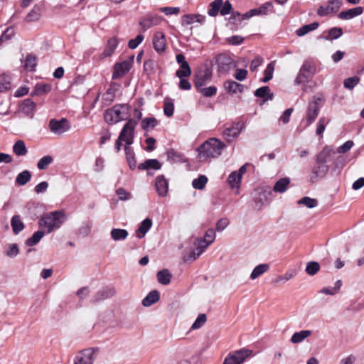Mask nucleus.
Returning a JSON list of instances; mask_svg holds the SVG:
<instances>
[{
    "instance_id": "nucleus-1",
    "label": "nucleus",
    "mask_w": 364,
    "mask_h": 364,
    "mask_svg": "<svg viewBox=\"0 0 364 364\" xmlns=\"http://www.w3.org/2000/svg\"><path fill=\"white\" fill-rule=\"evenodd\" d=\"M225 147V144L223 141L216 138H210L198 148V158L201 161L208 158H217Z\"/></svg>"
},
{
    "instance_id": "nucleus-2",
    "label": "nucleus",
    "mask_w": 364,
    "mask_h": 364,
    "mask_svg": "<svg viewBox=\"0 0 364 364\" xmlns=\"http://www.w3.org/2000/svg\"><path fill=\"white\" fill-rule=\"evenodd\" d=\"M65 220L66 215L64 212L62 210H56L43 216L38 220V225L40 228H46L47 232L50 233L55 229L59 228Z\"/></svg>"
},
{
    "instance_id": "nucleus-3",
    "label": "nucleus",
    "mask_w": 364,
    "mask_h": 364,
    "mask_svg": "<svg viewBox=\"0 0 364 364\" xmlns=\"http://www.w3.org/2000/svg\"><path fill=\"white\" fill-rule=\"evenodd\" d=\"M129 106L128 105H116L112 108L105 111L104 114L105 120L109 124L117 123L122 120L126 119L124 112L128 111Z\"/></svg>"
},
{
    "instance_id": "nucleus-4",
    "label": "nucleus",
    "mask_w": 364,
    "mask_h": 364,
    "mask_svg": "<svg viewBox=\"0 0 364 364\" xmlns=\"http://www.w3.org/2000/svg\"><path fill=\"white\" fill-rule=\"evenodd\" d=\"M322 98L318 96H313L309 102L306 111V126L311 125L318 115Z\"/></svg>"
},
{
    "instance_id": "nucleus-5",
    "label": "nucleus",
    "mask_w": 364,
    "mask_h": 364,
    "mask_svg": "<svg viewBox=\"0 0 364 364\" xmlns=\"http://www.w3.org/2000/svg\"><path fill=\"white\" fill-rule=\"evenodd\" d=\"M137 124V121L129 119L123 127L119 135V140L125 142L127 145H131L134 142V129Z\"/></svg>"
},
{
    "instance_id": "nucleus-6",
    "label": "nucleus",
    "mask_w": 364,
    "mask_h": 364,
    "mask_svg": "<svg viewBox=\"0 0 364 364\" xmlns=\"http://www.w3.org/2000/svg\"><path fill=\"white\" fill-rule=\"evenodd\" d=\"M70 128L69 121L66 118L60 119H51L48 123V129L55 135L61 136Z\"/></svg>"
},
{
    "instance_id": "nucleus-7",
    "label": "nucleus",
    "mask_w": 364,
    "mask_h": 364,
    "mask_svg": "<svg viewBox=\"0 0 364 364\" xmlns=\"http://www.w3.org/2000/svg\"><path fill=\"white\" fill-rule=\"evenodd\" d=\"M316 70L314 63L309 61H305L299 70V73L295 79V85H299L306 80L311 79L314 75Z\"/></svg>"
},
{
    "instance_id": "nucleus-8",
    "label": "nucleus",
    "mask_w": 364,
    "mask_h": 364,
    "mask_svg": "<svg viewBox=\"0 0 364 364\" xmlns=\"http://www.w3.org/2000/svg\"><path fill=\"white\" fill-rule=\"evenodd\" d=\"M212 70L208 68L200 69L194 74V85L196 90H199L212 78Z\"/></svg>"
},
{
    "instance_id": "nucleus-9",
    "label": "nucleus",
    "mask_w": 364,
    "mask_h": 364,
    "mask_svg": "<svg viewBox=\"0 0 364 364\" xmlns=\"http://www.w3.org/2000/svg\"><path fill=\"white\" fill-rule=\"evenodd\" d=\"M97 352V348L84 349L75 356L74 364H93L94 355Z\"/></svg>"
},
{
    "instance_id": "nucleus-10",
    "label": "nucleus",
    "mask_w": 364,
    "mask_h": 364,
    "mask_svg": "<svg viewBox=\"0 0 364 364\" xmlns=\"http://www.w3.org/2000/svg\"><path fill=\"white\" fill-rule=\"evenodd\" d=\"M134 55L129 57V60H124L122 63H117L114 66V71L112 73V79H118L124 76L132 68Z\"/></svg>"
},
{
    "instance_id": "nucleus-11",
    "label": "nucleus",
    "mask_w": 364,
    "mask_h": 364,
    "mask_svg": "<svg viewBox=\"0 0 364 364\" xmlns=\"http://www.w3.org/2000/svg\"><path fill=\"white\" fill-rule=\"evenodd\" d=\"M216 64L219 73H228L233 66V59L227 54H219L216 57Z\"/></svg>"
},
{
    "instance_id": "nucleus-12",
    "label": "nucleus",
    "mask_w": 364,
    "mask_h": 364,
    "mask_svg": "<svg viewBox=\"0 0 364 364\" xmlns=\"http://www.w3.org/2000/svg\"><path fill=\"white\" fill-rule=\"evenodd\" d=\"M342 4L343 0H329L327 6H321L318 9L317 14L321 16H324L330 13H336L338 11Z\"/></svg>"
},
{
    "instance_id": "nucleus-13",
    "label": "nucleus",
    "mask_w": 364,
    "mask_h": 364,
    "mask_svg": "<svg viewBox=\"0 0 364 364\" xmlns=\"http://www.w3.org/2000/svg\"><path fill=\"white\" fill-rule=\"evenodd\" d=\"M116 291L113 287H106L99 290L92 297V301L93 303L104 301L106 299L110 298L115 294Z\"/></svg>"
},
{
    "instance_id": "nucleus-14",
    "label": "nucleus",
    "mask_w": 364,
    "mask_h": 364,
    "mask_svg": "<svg viewBox=\"0 0 364 364\" xmlns=\"http://www.w3.org/2000/svg\"><path fill=\"white\" fill-rule=\"evenodd\" d=\"M252 353V350L242 348L238 350L230 353L228 356H231L235 364H242L247 358Z\"/></svg>"
},
{
    "instance_id": "nucleus-15",
    "label": "nucleus",
    "mask_w": 364,
    "mask_h": 364,
    "mask_svg": "<svg viewBox=\"0 0 364 364\" xmlns=\"http://www.w3.org/2000/svg\"><path fill=\"white\" fill-rule=\"evenodd\" d=\"M243 124L240 122L236 123L231 127L226 128L223 132V136L228 141H231L234 138L237 137L241 132Z\"/></svg>"
},
{
    "instance_id": "nucleus-16",
    "label": "nucleus",
    "mask_w": 364,
    "mask_h": 364,
    "mask_svg": "<svg viewBox=\"0 0 364 364\" xmlns=\"http://www.w3.org/2000/svg\"><path fill=\"white\" fill-rule=\"evenodd\" d=\"M155 186L156 191L160 196L164 197L167 195L168 183L163 175L158 176L156 178Z\"/></svg>"
},
{
    "instance_id": "nucleus-17",
    "label": "nucleus",
    "mask_w": 364,
    "mask_h": 364,
    "mask_svg": "<svg viewBox=\"0 0 364 364\" xmlns=\"http://www.w3.org/2000/svg\"><path fill=\"white\" fill-rule=\"evenodd\" d=\"M363 12V9L360 6H358L340 12L338 17L342 20H349L361 15Z\"/></svg>"
},
{
    "instance_id": "nucleus-18",
    "label": "nucleus",
    "mask_w": 364,
    "mask_h": 364,
    "mask_svg": "<svg viewBox=\"0 0 364 364\" xmlns=\"http://www.w3.org/2000/svg\"><path fill=\"white\" fill-rule=\"evenodd\" d=\"M154 48L158 53L164 52L166 49V38L165 36L161 32L155 33L153 38Z\"/></svg>"
},
{
    "instance_id": "nucleus-19",
    "label": "nucleus",
    "mask_w": 364,
    "mask_h": 364,
    "mask_svg": "<svg viewBox=\"0 0 364 364\" xmlns=\"http://www.w3.org/2000/svg\"><path fill=\"white\" fill-rule=\"evenodd\" d=\"M162 19L163 18L160 16H149L143 18L139 23L144 30H146L154 26L159 25Z\"/></svg>"
},
{
    "instance_id": "nucleus-20",
    "label": "nucleus",
    "mask_w": 364,
    "mask_h": 364,
    "mask_svg": "<svg viewBox=\"0 0 364 364\" xmlns=\"http://www.w3.org/2000/svg\"><path fill=\"white\" fill-rule=\"evenodd\" d=\"M118 43V39L116 37L109 38L107 41V46L103 53L100 55V58L102 59L104 58L111 56L114 53L116 48L117 47Z\"/></svg>"
},
{
    "instance_id": "nucleus-21",
    "label": "nucleus",
    "mask_w": 364,
    "mask_h": 364,
    "mask_svg": "<svg viewBox=\"0 0 364 364\" xmlns=\"http://www.w3.org/2000/svg\"><path fill=\"white\" fill-rule=\"evenodd\" d=\"M225 90L228 93L235 94L237 92H242L244 90V85L240 84L234 80H228L224 82Z\"/></svg>"
},
{
    "instance_id": "nucleus-22",
    "label": "nucleus",
    "mask_w": 364,
    "mask_h": 364,
    "mask_svg": "<svg viewBox=\"0 0 364 364\" xmlns=\"http://www.w3.org/2000/svg\"><path fill=\"white\" fill-rule=\"evenodd\" d=\"M151 225L152 221L150 218H146L144 220L136 230V237L139 239L143 238L146 235V232L150 230Z\"/></svg>"
},
{
    "instance_id": "nucleus-23",
    "label": "nucleus",
    "mask_w": 364,
    "mask_h": 364,
    "mask_svg": "<svg viewBox=\"0 0 364 364\" xmlns=\"http://www.w3.org/2000/svg\"><path fill=\"white\" fill-rule=\"evenodd\" d=\"M161 168V164L157 159H147L138 166L139 170H146L147 171L151 169L159 170Z\"/></svg>"
},
{
    "instance_id": "nucleus-24",
    "label": "nucleus",
    "mask_w": 364,
    "mask_h": 364,
    "mask_svg": "<svg viewBox=\"0 0 364 364\" xmlns=\"http://www.w3.org/2000/svg\"><path fill=\"white\" fill-rule=\"evenodd\" d=\"M160 299L159 292L156 290L150 291L147 296L142 300V305L149 307L156 303Z\"/></svg>"
},
{
    "instance_id": "nucleus-25",
    "label": "nucleus",
    "mask_w": 364,
    "mask_h": 364,
    "mask_svg": "<svg viewBox=\"0 0 364 364\" xmlns=\"http://www.w3.org/2000/svg\"><path fill=\"white\" fill-rule=\"evenodd\" d=\"M11 225L14 235L19 234L25 228L19 215H15L11 218Z\"/></svg>"
},
{
    "instance_id": "nucleus-26",
    "label": "nucleus",
    "mask_w": 364,
    "mask_h": 364,
    "mask_svg": "<svg viewBox=\"0 0 364 364\" xmlns=\"http://www.w3.org/2000/svg\"><path fill=\"white\" fill-rule=\"evenodd\" d=\"M289 183V178H282L275 183L272 190L276 193H283L287 190Z\"/></svg>"
},
{
    "instance_id": "nucleus-27",
    "label": "nucleus",
    "mask_w": 364,
    "mask_h": 364,
    "mask_svg": "<svg viewBox=\"0 0 364 364\" xmlns=\"http://www.w3.org/2000/svg\"><path fill=\"white\" fill-rule=\"evenodd\" d=\"M273 4L270 1H267L264 4H263L262 6H260L258 8L252 9L253 14L254 16H264L267 15L268 13L273 11Z\"/></svg>"
},
{
    "instance_id": "nucleus-28",
    "label": "nucleus",
    "mask_w": 364,
    "mask_h": 364,
    "mask_svg": "<svg viewBox=\"0 0 364 364\" xmlns=\"http://www.w3.org/2000/svg\"><path fill=\"white\" fill-rule=\"evenodd\" d=\"M328 171V166L325 164H318L311 169V179L323 177Z\"/></svg>"
},
{
    "instance_id": "nucleus-29",
    "label": "nucleus",
    "mask_w": 364,
    "mask_h": 364,
    "mask_svg": "<svg viewBox=\"0 0 364 364\" xmlns=\"http://www.w3.org/2000/svg\"><path fill=\"white\" fill-rule=\"evenodd\" d=\"M41 16V8L35 5L31 11L26 16L24 20L28 23L37 21L40 19Z\"/></svg>"
},
{
    "instance_id": "nucleus-30",
    "label": "nucleus",
    "mask_w": 364,
    "mask_h": 364,
    "mask_svg": "<svg viewBox=\"0 0 364 364\" xmlns=\"http://www.w3.org/2000/svg\"><path fill=\"white\" fill-rule=\"evenodd\" d=\"M13 152L18 156H26L28 153L26 144L23 140H18L13 146Z\"/></svg>"
},
{
    "instance_id": "nucleus-31",
    "label": "nucleus",
    "mask_w": 364,
    "mask_h": 364,
    "mask_svg": "<svg viewBox=\"0 0 364 364\" xmlns=\"http://www.w3.org/2000/svg\"><path fill=\"white\" fill-rule=\"evenodd\" d=\"M334 151L328 148L324 147L323 150L318 154L316 158V162L318 164H325L329 160V157Z\"/></svg>"
},
{
    "instance_id": "nucleus-32",
    "label": "nucleus",
    "mask_w": 364,
    "mask_h": 364,
    "mask_svg": "<svg viewBox=\"0 0 364 364\" xmlns=\"http://www.w3.org/2000/svg\"><path fill=\"white\" fill-rule=\"evenodd\" d=\"M312 332L309 330H302L299 332L294 333L291 338V342L292 343H299L302 342L305 338H308L311 335Z\"/></svg>"
},
{
    "instance_id": "nucleus-33",
    "label": "nucleus",
    "mask_w": 364,
    "mask_h": 364,
    "mask_svg": "<svg viewBox=\"0 0 364 364\" xmlns=\"http://www.w3.org/2000/svg\"><path fill=\"white\" fill-rule=\"evenodd\" d=\"M129 233L125 229L114 228L110 232L111 237L114 241L124 240Z\"/></svg>"
},
{
    "instance_id": "nucleus-34",
    "label": "nucleus",
    "mask_w": 364,
    "mask_h": 364,
    "mask_svg": "<svg viewBox=\"0 0 364 364\" xmlns=\"http://www.w3.org/2000/svg\"><path fill=\"white\" fill-rule=\"evenodd\" d=\"M36 107V104L31 99H26L23 101L21 109L26 114L29 115L32 114Z\"/></svg>"
},
{
    "instance_id": "nucleus-35",
    "label": "nucleus",
    "mask_w": 364,
    "mask_h": 364,
    "mask_svg": "<svg viewBox=\"0 0 364 364\" xmlns=\"http://www.w3.org/2000/svg\"><path fill=\"white\" fill-rule=\"evenodd\" d=\"M156 277L160 284L167 285L170 283L172 275L168 269H164L157 272Z\"/></svg>"
},
{
    "instance_id": "nucleus-36",
    "label": "nucleus",
    "mask_w": 364,
    "mask_h": 364,
    "mask_svg": "<svg viewBox=\"0 0 364 364\" xmlns=\"http://www.w3.org/2000/svg\"><path fill=\"white\" fill-rule=\"evenodd\" d=\"M269 269V265L268 264H260L254 268L250 274V278L252 279H255L267 272Z\"/></svg>"
},
{
    "instance_id": "nucleus-37",
    "label": "nucleus",
    "mask_w": 364,
    "mask_h": 364,
    "mask_svg": "<svg viewBox=\"0 0 364 364\" xmlns=\"http://www.w3.org/2000/svg\"><path fill=\"white\" fill-rule=\"evenodd\" d=\"M319 23L318 22H313L310 24H306L296 30V33L298 36L301 37L309 32L312 31L318 28Z\"/></svg>"
},
{
    "instance_id": "nucleus-38",
    "label": "nucleus",
    "mask_w": 364,
    "mask_h": 364,
    "mask_svg": "<svg viewBox=\"0 0 364 364\" xmlns=\"http://www.w3.org/2000/svg\"><path fill=\"white\" fill-rule=\"evenodd\" d=\"M168 160L172 163H179L184 160L183 154L175 151L173 149H170L167 151Z\"/></svg>"
},
{
    "instance_id": "nucleus-39",
    "label": "nucleus",
    "mask_w": 364,
    "mask_h": 364,
    "mask_svg": "<svg viewBox=\"0 0 364 364\" xmlns=\"http://www.w3.org/2000/svg\"><path fill=\"white\" fill-rule=\"evenodd\" d=\"M223 5V0H214L210 4V9L208 14L210 16L215 17L218 13H220L221 6Z\"/></svg>"
},
{
    "instance_id": "nucleus-40",
    "label": "nucleus",
    "mask_w": 364,
    "mask_h": 364,
    "mask_svg": "<svg viewBox=\"0 0 364 364\" xmlns=\"http://www.w3.org/2000/svg\"><path fill=\"white\" fill-rule=\"evenodd\" d=\"M51 86L49 84H37L31 92V96L41 95L50 91Z\"/></svg>"
},
{
    "instance_id": "nucleus-41",
    "label": "nucleus",
    "mask_w": 364,
    "mask_h": 364,
    "mask_svg": "<svg viewBox=\"0 0 364 364\" xmlns=\"http://www.w3.org/2000/svg\"><path fill=\"white\" fill-rule=\"evenodd\" d=\"M31 178V172L25 170L18 173L16 178V183L20 186L26 185Z\"/></svg>"
},
{
    "instance_id": "nucleus-42",
    "label": "nucleus",
    "mask_w": 364,
    "mask_h": 364,
    "mask_svg": "<svg viewBox=\"0 0 364 364\" xmlns=\"http://www.w3.org/2000/svg\"><path fill=\"white\" fill-rule=\"evenodd\" d=\"M37 65V58L36 55L32 54H28L26 56L25 64L23 65L25 70L28 71H33L35 70V68Z\"/></svg>"
},
{
    "instance_id": "nucleus-43",
    "label": "nucleus",
    "mask_w": 364,
    "mask_h": 364,
    "mask_svg": "<svg viewBox=\"0 0 364 364\" xmlns=\"http://www.w3.org/2000/svg\"><path fill=\"white\" fill-rule=\"evenodd\" d=\"M242 177L240 174H238L237 171L232 172L228 178L229 185L232 188H238L241 183Z\"/></svg>"
},
{
    "instance_id": "nucleus-44",
    "label": "nucleus",
    "mask_w": 364,
    "mask_h": 364,
    "mask_svg": "<svg viewBox=\"0 0 364 364\" xmlns=\"http://www.w3.org/2000/svg\"><path fill=\"white\" fill-rule=\"evenodd\" d=\"M191 74V69L188 63L180 65V69H178L176 73V75L179 78L188 77Z\"/></svg>"
},
{
    "instance_id": "nucleus-45",
    "label": "nucleus",
    "mask_w": 364,
    "mask_h": 364,
    "mask_svg": "<svg viewBox=\"0 0 364 364\" xmlns=\"http://www.w3.org/2000/svg\"><path fill=\"white\" fill-rule=\"evenodd\" d=\"M343 29L339 27H333L328 31V36L323 37L326 41L337 39L343 35Z\"/></svg>"
},
{
    "instance_id": "nucleus-46",
    "label": "nucleus",
    "mask_w": 364,
    "mask_h": 364,
    "mask_svg": "<svg viewBox=\"0 0 364 364\" xmlns=\"http://www.w3.org/2000/svg\"><path fill=\"white\" fill-rule=\"evenodd\" d=\"M44 236V232L41 230L36 231L33 233L31 237L26 241L27 246L32 247L36 245Z\"/></svg>"
},
{
    "instance_id": "nucleus-47",
    "label": "nucleus",
    "mask_w": 364,
    "mask_h": 364,
    "mask_svg": "<svg viewBox=\"0 0 364 364\" xmlns=\"http://www.w3.org/2000/svg\"><path fill=\"white\" fill-rule=\"evenodd\" d=\"M11 77L3 74L0 75V92H6L11 89Z\"/></svg>"
},
{
    "instance_id": "nucleus-48",
    "label": "nucleus",
    "mask_w": 364,
    "mask_h": 364,
    "mask_svg": "<svg viewBox=\"0 0 364 364\" xmlns=\"http://www.w3.org/2000/svg\"><path fill=\"white\" fill-rule=\"evenodd\" d=\"M158 124V121L154 117H146L141 120V127L144 130L149 128L154 129Z\"/></svg>"
},
{
    "instance_id": "nucleus-49",
    "label": "nucleus",
    "mask_w": 364,
    "mask_h": 364,
    "mask_svg": "<svg viewBox=\"0 0 364 364\" xmlns=\"http://www.w3.org/2000/svg\"><path fill=\"white\" fill-rule=\"evenodd\" d=\"M298 205H303L309 208H314L318 205V200L308 196L301 198L297 202Z\"/></svg>"
},
{
    "instance_id": "nucleus-50",
    "label": "nucleus",
    "mask_w": 364,
    "mask_h": 364,
    "mask_svg": "<svg viewBox=\"0 0 364 364\" xmlns=\"http://www.w3.org/2000/svg\"><path fill=\"white\" fill-rule=\"evenodd\" d=\"M255 95L261 98H264L267 96L270 100L273 98V94L270 92V89L268 86H263L257 89L255 92Z\"/></svg>"
},
{
    "instance_id": "nucleus-51",
    "label": "nucleus",
    "mask_w": 364,
    "mask_h": 364,
    "mask_svg": "<svg viewBox=\"0 0 364 364\" xmlns=\"http://www.w3.org/2000/svg\"><path fill=\"white\" fill-rule=\"evenodd\" d=\"M207 182V177L204 175H200L198 178L193 181L192 186L195 189L202 190L205 188Z\"/></svg>"
},
{
    "instance_id": "nucleus-52",
    "label": "nucleus",
    "mask_w": 364,
    "mask_h": 364,
    "mask_svg": "<svg viewBox=\"0 0 364 364\" xmlns=\"http://www.w3.org/2000/svg\"><path fill=\"white\" fill-rule=\"evenodd\" d=\"M320 269V265L317 262H309L306 264V272L311 276L315 275Z\"/></svg>"
},
{
    "instance_id": "nucleus-53",
    "label": "nucleus",
    "mask_w": 364,
    "mask_h": 364,
    "mask_svg": "<svg viewBox=\"0 0 364 364\" xmlns=\"http://www.w3.org/2000/svg\"><path fill=\"white\" fill-rule=\"evenodd\" d=\"M360 82V78L358 76H353L345 79L343 85L348 90H353Z\"/></svg>"
},
{
    "instance_id": "nucleus-54",
    "label": "nucleus",
    "mask_w": 364,
    "mask_h": 364,
    "mask_svg": "<svg viewBox=\"0 0 364 364\" xmlns=\"http://www.w3.org/2000/svg\"><path fill=\"white\" fill-rule=\"evenodd\" d=\"M274 70V65L273 63L272 62L267 65V66L264 72V76L262 79V82L266 83V82H269L270 80H272Z\"/></svg>"
},
{
    "instance_id": "nucleus-55",
    "label": "nucleus",
    "mask_w": 364,
    "mask_h": 364,
    "mask_svg": "<svg viewBox=\"0 0 364 364\" xmlns=\"http://www.w3.org/2000/svg\"><path fill=\"white\" fill-rule=\"evenodd\" d=\"M174 105L172 100L169 98H166L164 100V112L165 115L170 117L173 114Z\"/></svg>"
},
{
    "instance_id": "nucleus-56",
    "label": "nucleus",
    "mask_w": 364,
    "mask_h": 364,
    "mask_svg": "<svg viewBox=\"0 0 364 364\" xmlns=\"http://www.w3.org/2000/svg\"><path fill=\"white\" fill-rule=\"evenodd\" d=\"M197 91L204 97H210L216 94L217 87L215 86H210L208 87H201L199 90H197Z\"/></svg>"
},
{
    "instance_id": "nucleus-57",
    "label": "nucleus",
    "mask_w": 364,
    "mask_h": 364,
    "mask_svg": "<svg viewBox=\"0 0 364 364\" xmlns=\"http://www.w3.org/2000/svg\"><path fill=\"white\" fill-rule=\"evenodd\" d=\"M329 122L328 119H326L324 117H321L316 124V134L318 136H322L326 124H328Z\"/></svg>"
},
{
    "instance_id": "nucleus-58",
    "label": "nucleus",
    "mask_w": 364,
    "mask_h": 364,
    "mask_svg": "<svg viewBox=\"0 0 364 364\" xmlns=\"http://www.w3.org/2000/svg\"><path fill=\"white\" fill-rule=\"evenodd\" d=\"M53 157L47 155L42 157L37 164V167L40 170H44L52 163Z\"/></svg>"
},
{
    "instance_id": "nucleus-59",
    "label": "nucleus",
    "mask_w": 364,
    "mask_h": 364,
    "mask_svg": "<svg viewBox=\"0 0 364 364\" xmlns=\"http://www.w3.org/2000/svg\"><path fill=\"white\" fill-rule=\"evenodd\" d=\"M205 17L202 16L201 15H193V14H186L183 16L184 21L186 24H192L195 21L196 22H201L203 20H204Z\"/></svg>"
},
{
    "instance_id": "nucleus-60",
    "label": "nucleus",
    "mask_w": 364,
    "mask_h": 364,
    "mask_svg": "<svg viewBox=\"0 0 364 364\" xmlns=\"http://www.w3.org/2000/svg\"><path fill=\"white\" fill-rule=\"evenodd\" d=\"M207 318L205 314H200L198 315L194 323H193L191 328L193 330L201 328L206 322Z\"/></svg>"
},
{
    "instance_id": "nucleus-61",
    "label": "nucleus",
    "mask_w": 364,
    "mask_h": 364,
    "mask_svg": "<svg viewBox=\"0 0 364 364\" xmlns=\"http://www.w3.org/2000/svg\"><path fill=\"white\" fill-rule=\"evenodd\" d=\"M201 239L211 245L215 239V230L212 228H209L208 230H207L204 235V237Z\"/></svg>"
},
{
    "instance_id": "nucleus-62",
    "label": "nucleus",
    "mask_w": 364,
    "mask_h": 364,
    "mask_svg": "<svg viewBox=\"0 0 364 364\" xmlns=\"http://www.w3.org/2000/svg\"><path fill=\"white\" fill-rule=\"evenodd\" d=\"M144 36L139 34L135 38L131 39L128 43V46L131 49L136 48L144 40Z\"/></svg>"
},
{
    "instance_id": "nucleus-63",
    "label": "nucleus",
    "mask_w": 364,
    "mask_h": 364,
    "mask_svg": "<svg viewBox=\"0 0 364 364\" xmlns=\"http://www.w3.org/2000/svg\"><path fill=\"white\" fill-rule=\"evenodd\" d=\"M92 223L88 221L84 223V225L79 228V234L85 237L88 235L91 231Z\"/></svg>"
},
{
    "instance_id": "nucleus-64",
    "label": "nucleus",
    "mask_w": 364,
    "mask_h": 364,
    "mask_svg": "<svg viewBox=\"0 0 364 364\" xmlns=\"http://www.w3.org/2000/svg\"><path fill=\"white\" fill-rule=\"evenodd\" d=\"M19 250L16 244H11L9 245V250L6 251V255L9 257H15L18 255Z\"/></svg>"
}]
</instances>
